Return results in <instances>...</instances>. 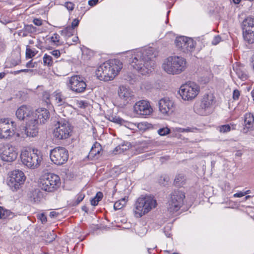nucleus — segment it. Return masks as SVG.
Returning a JSON list of instances; mask_svg holds the SVG:
<instances>
[{"label":"nucleus","instance_id":"1","mask_svg":"<svg viewBox=\"0 0 254 254\" xmlns=\"http://www.w3.org/2000/svg\"><path fill=\"white\" fill-rule=\"evenodd\" d=\"M127 54L130 65L139 73L146 75L154 69V59L157 55L154 48H143L129 51Z\"/></svg>","mask_w":254,"mask_h":254},{"label":"nucleus","instance_id":"2","mask_svg":"<svg viewBox=\"0 0 254 254\" xmlns=\"http://www.w3.org/2000/svg\"><path fill=\"white\" fill-rule=\"evenodd\" d=\"M123 68L122 63L118 59L111 60L99 65L96 69V77L100 80H113Z\"/></svg>","mask_w":254,"mask_h":254},{"label":"nucleus","instance_id":"3","mask_svg":"<svg viewBox=\"0 0 254 254\" xmlns=\"http://www.w3.org/2000/svg\"><path fill=\"white\" fill-rule=\"evenodd\" d=\"M157 205L156 200L151 195L141 196L135 201L133 212L136 217L140 218L147 214Z\"/></svg>","mask_w":254,"mask_h":254},{"label":"nucleus","instance_id":"4","mask_svg":"<svg viewBox=\"0 0 254 254\" xmlns=\"http://www.w3.org/2000/svg\"><path fill=\"white\" fill-rule=\"evenodd\" d=\"M186 59L176 56L168 57L162 64L164 70L170 74H180L186 69Z\"/></svg>","mask_w":254,"mask_h":254},{"label":"nucleus","instance_id":"5","mask_svg":"<svg viewBox=\"0 0 254 254\" xmlns=\"http://www.w3.org/2000/svg\"><path fill=\"white\" fill-rule=\"evenodd\" d=\"M61 185L59 176L53 173L45 174L39 180V187L43 190L49 192L57 190Z\"/></svg>","mask_w":254,"mask_h":254},{"label":"nucleus","instance_id":"6","mask_svg":"<svg viewBox=\"0 0 254 254\" xmlns=\"http://www.w3.org/2000/svg\"><path fill=\"white\" fill-rule=\"evenodd\" d=\"M38 150H24L21 153V161L24 165L31 169L37 168L42 160V156L37 153Z\"/></svg>","mask_w":254,"mask_h":254},{"label":"nucleus","instance_id":"7","mask_svg":"<svg viewBox=\"0 0 254 254\" xmlns=\"http://www.w3.org/2000/svg\"><path fill=\"white\" fill-rule=\"evenodd\" d=\"M200 91L199 86L194 82H188L182 85L179 94L184 101H191L196 98Z\"/></svg>","mask_w":254,"mask_h":254},{"label":"nucleus","instance_id":"8","mask_svg":"<svg viewBox=\"0 0 254 254\" xmlns=\"http://www.w3.org/2000/svg\"><path fill=\"white\" fill-rule=\"evenodd\" d=\"M185 198V193L182 191L174 190L172 192L167 205V211L171 215L180 209Z\"/></svg>","mask_w":254,"mask_h":254},{"label":"nucleus","instance_id":"9","mask_svg":"<svg viewBox=\"0 0 254 254\" xmlns=\"http://www.w3.org/2000/svg\"><path fill=\"white\" fill-rule=\"evenodd\" d=\"M26 179L24 173L20 170L11 171L7 180V185L12 191L17 190L23 184Z\"/></svg>","mask_w":254,"mask_h":254},{"label":"nucleus","instance_id":"10","mask_svg":"<svg viewBox=\"0 0 254 254\" xmlns=\"http://www.w3.org/2000/svg\"><path fill=\"white\" fill-rule=\"evenodd\" d=\"M16 125L9 119L4 118L0 120V138H8L15 133Z\"/></svg>","mask_w":254,"mask_h":254},{"label":"nucleus","instance_id":"11","mask_svg":"<svg viewBox=\"0 0 254 254\" xmlns=\"http://www.w3.org/2000/svg\"><path fill=\"white\" fill-rule=\"evenodd\" d=\"M50 157L51 160L54 164L61 165L68 160V152L64 147H57L51 150Z\"/></svg>","mask_w":254,"mask_h":254},{"label":"nucleus","instance_id":"12","mask_svg":"<svg viewBox=\"0 0 254 254\" xmlns=\"http://www.w3.org/2000/svg\"><path fill=\"white\" fill-rule=\"evenodd\" d=\"M176 47L182 52L189 53L195 49L196 42L192 38L181 36L175 40Z\"/></svg>","mask_w":254,"mask_h":254},{"label":"nucleus","instance_id":"13","mask_svg":"<svg viewBox=\"0 0 254 254\" xmlns=\"http://www.w3.org/2000/svg\"><path fill=\"white\" fill-rule=\"evenodd\" d=\"M66 85L68 89L75 93H82L86 87V83L82 78L78 75H74L68 78Z\"/></svg>","mask_w":254,"mask_h":254},{"label":"nucleus","instance_id":"14","mask_svg":"<svg viewBox=\"0 0 254 254\" xmlns=\"http://www.w3.org/2000/svg\"><path fill=\"white\" fill-rule=\"evenodd\" d=\"M57 127L54 129L53 134L55 137L59 139H64L68 138L71 131L70 125L67 122L59 121Z\"/></svg>","mask_w":254,"mask_h":254},{"label":"nucleus","instance_id":"15","mask_svg":"<svg viewBox=\"0 0 254 254\" xmlns=\"http://www.w3.org/2000/svg\"><path fill=\"white\" fill-rule=\"evenodd\" d=\"M158 106L160 114L164 116H169L175 110V104L172 98L165 97L159 101Z\"/></svg>","mask_w":254,"mask_h":254},{"label":"nucleus","instance_id":"16","mask_svg":"<svg viewBox=\"0 0 254 254\" xmlns=\"http://www.w3.org/2000/svg\"><path fill=\"white\" fill-rule=\"evenodd\" d=\"M214 97L213 94H206L204 95L200 105L198 113L205 116L210 114L211 111V107L214 103Z\"/></svg>","mask_w":254,"mask_h":254},{"label":"nucleus","instance_id":"17","mask_svg":"<svg viewBox=\"0 0 254 254\" xmlns=\"http://www.w3.org/2000/svg\"><path fill=\"white\" fill-rule=\"evenodd\" d=\"M153 110L150 103L146 100L137 102L133 106V112L140 116H148L152 113Z\"/></svg>","mask_w":254,"mask_h":254},{"label":"nucleus","instance_id":"18","mask_svg":"<svg viewBox=\"0 0 254 254\" xmlns=\"http://www.w3.org/2000/svg\"><path fill=\"white\" fill-rule=\"evenodd\" d=\"M17 152L14 147L7 144L3 146L0 152V157L4 161L12 162L16 159Z\"/></svg>","mask_w":254,"mask_h":254},{"label":"nucleus","instance_id":"19","mask_svg":"<svg viewBox=\"0 0 254 254\" xmlns=\"http://www.w3.org/2000/svg\"><path fill=\"white\" fill-rule=\"evenodd\" d=\"M33 111L30 106L22 105L17 109L16 111V116L19 120H26V122L34 119Z\"/></svg>","mask_w":254,"mask_h":254},{"label":"nucleus","instance_id":"20","mask_svg":"<svg viewBox=\"0 0 254 254\" xmlns=\"http://www.w3.org/2000/svg\"><path fill=\"white\" fill-rule=\"evenodd\" d=\"M38 123L36 119H32L27 122L26 127L25 129V133L26 136L35 137L38 133Z\"/></svg>","mask_w":254,"mask_h":254},{"label":"nucleus","instance_id":"21","mask_svg":"<svg viewBox=\"0 0 254 254\" xmlns=\"http://www.w3.org/2000/svg\"><path fill=\"white\" fill-rule=\"evenodd\" d=\"M33 116L36 119L38 122L41 124H44L50 118V113L49 111L44 108H39L33 112Z\"/></svg>","mask_w":254,"mask_h":254},{"label":"nucleus","instance_id":"22","mask_svg":"<svg viewBox=\"0 0 254 254\" xmlns=\"http://www.w3.org/2000/svg\"><path fill=\"white\" fill-rule=\"evenodd\" d=\"M118 94L120 98L125 101H127L132 96V93L130 90L124 86H121L119 87Z\"/></svg>","mask_w":254,"mask_h":254},{"label":"nucleus","instance_id":"23","mask_svg":"<svg viewBox=\"0 0 254 254\" xmlns=\"http://www.w3.org/2000/svg\"><path fill=\"white\" fill-rule=\"evenodd\" d=\"M242 29L243 32L254 31V18L248 17L245 19L242 23Z\"/></svg>","mask_w":254,"mask_h":254},{"label":"nucleus","instance_id":"24","mask_svg":"<svg viewBox=\"0 0 254 254\" xmlns=\"http://www.w3.org/2000/svg\"><path fill=\"white\" fill-rule=\"evenodd\" d=\"M233 70L241 80H245L247 78L248 76L243 70V67L237 63L233 64Z\"/></svg>","mask_w":254,"mask_h":254},{"label":"nucleus","instance_id":"25","mask_svg":"<svg viewBox=\"0 0 254 254\" xmlns=\"http://www.w3.org/2000/svg\"><path fill=\"white\" fill-rule=\"evenodd\" d=\"M74 30L70 26H67L61 31L62 35L64 36L66 39V43L69 45H72V42L70 41V37L73 36Z\"/></svg>","mask_w":254,"mask_h":254},{"label":"nucleus","instance_id":"26","mask_svg":"<svg viewBox=\"0 0 254 254\" xmlns=\"http://www.w3.org/2000/svg\"><path fill=\"white\" fill-rule=\"evenodd\" d=\"M114 122L124 126L131 130H135L137 128V124L129 122L120 118L114 119Z\"/></svg>","mask_w":254,"mask_h":254},{"label":"nucleus","instance_id":"27","mask_svg":"<svg viewBox=\"0 0 254 254\" xmlns=\"http://www.w3.org/2000/svg\"><path fill=\"white\" fill-rule=\"evenodd\" d=\"M130 146L129 143L128 142H123L121 144L117 146L115 149L113 150V154L114 155H117L118 154H121L124 152L125 151L127 150Z\"/></svg>","mask_w":254,"mask_h":254},{"label":"nucleus","instance_id":"28","mask_svg":"<svg viewBox=\"0 0 254 254\" xmlns=\"http://www.w3.org/2000/svg\"><path fill=\"white\" fill-rule=\"evenodd\" d=\"M244 122L247 128H249L253 126L254 123V116L252 113H247L245 115Z\"/></svg>","mask_w":254,"mask_h":254},{"label":"nucleus","instance_id":"29","mask_svg":"<svg viewBox=\"0 0 254 254\" xmlns=\"http://www.w3.org/2000/svg\"><path fill=\"white\" fill-rule=\"evenodd\" d=\"M53 96L58 106H61L65 103L66 97L61 92L56 91L53 93Z\"/></svg>","mask_w":254,"mask_h":254},{"label":"nucleus","instance_id":"30","mask_svg":"<svg viewBox=\"0 0 254 254\" xmlns=\"http://www.w3.org/2000/svg\"><path fill=\"white\" fill-rule=\"evenodd\" d=\"M14 216V213L9 210L5 209L0 206V219H11Z\"/></svg>","mask_w":254,"mask_h":254},{"label":"nucleus","instance_id":"31","mask_svg":"<svg viewBox=\"0 0 254 254\" xmlns=\"http://www.w3.org/2000/svg\"><path fill=\"white\" fill-rule=\"evenodd\" d=\"M43 197V193L39 190L36 189L32 191L30 198L34 202L40 201Z\"/></svg>","mask_w":254,"mask_h":254},{"label":"nucleus","instance_id":"32","mask_svg":"<svg viewBox=\"0 0 254 254\" xmlns=\"http://www.w3.org/2000/svg\"><path fill=\"white\" fill-rule=\"evenodd\" d=\"M243 37L245 41L250 44L254 43V30L243 31Z\"/></svg>","mask_w":254,"mask_h":254},{"label":"nucleus","instance_id":"33","mask_svg":"<svg viewBox=\"0 0 254 254\" xmlns=\"http://www.w3.org/2000/svg\"><path fill=\"white\" fill-rule=\"evenodd\" d=\"M128 201V197H125L116 201L114 205V208L116 210L121 209L124 207Z\"/></svg>","mask_w":254,"mask_h":254},{"label":"nucleus","instance_id":"34","mask_svg":"<svg viewBox=\"0 0 254 254\" xmlns=\"http://www.w3.org/2000/svg\"><path fill=\"white\" fill-rule=\"evenodd\" d=\"M43 63L44 65H47L48 66H51L53 64V59L52 57L45 54L43 57Z\"/></svg>","mask_w":254,"mask_h":254},{"label":"nucleus","instance_id":"35","mask_svg":"<svg viewBox=\"0 0 254 254\" xmlns=\"http://www.w3.org/2000/svg\"><path fill=\"white\" fill-rule=\"evenodd\" d=\"M23 29L28 33H34L37 31V28L32 24L25 25Z\"/></svg>","mask_w":254,"mask_h":254},{"label":"nucleus","instance_id":"36","mask_svg":"<svg viewBox=\"0 0 254 254\" xmlns=\"http://www.w3.org/2000/svg\"><path fill=\"white\" fill-rule=\"evenodd\" d=\"M36 53L37 51L36 50H32L30 48H27L26 51V57L27 58H31L35 56Z\"/></svg>","mask_w":254,"mask_h":254},{"label":"nucleus","instance_id":"37","mask_svg":"<svg viewBox=\"0 0 254 254\" xmlns=\"http://www.w3.org/2000/svg\"><path fill=\"white\" fill-rule=\"evenodd\" d=\"M158 133L160 135L164 136L170 133V129L168 127H163L158 130Z\"/></svg>","mask_w":254,"mask_h":254},{"label":"nucleus","instance_id":"38","mask_svg":"<svg viewBox=\"0 0 254 254\" xmlns=\"http://www.w3.org/2000/svg\"><path fill=\"white\" fill-rule=\"evenodd\" d=\"M84 194L82 193H79V194H78L76 196V200L73 202V204L74 205H78L80 202L82 201V200L84 198Z\"/></svg>","mask_w":254,"mask_h":254},{"label":"nucleus","instance_id":"39","mask_svg":"<svg viewBox=\"0 0 254 254\" xmlns=\"http://www.w3.org/2000/svg\"><path fill=\"white\" fill-rule=\"evenodd\" d=\"M51 41L56 45L60 44V36L57 33H54L51 38Z\"/></svg>","mask_w":254,"mask_h":254},{"label":"nucleus","instance_id":"40","mask_svg":"<svg viewBox=\"0 0 254 254\" xmlns=\"http://www.w3.org/2000/svg\"><path fill=\"white\" fill-rule=\"evenodd\" d=\"M148 127V124L146 122H141L137 124V128L141 130H145Z\"/></svg>","mask_w":254,"mask_h":254},{"label":"nucleus","instance_id":"41","mask_svg":"<svg viewBox=\"0 0 254 254\" xmlns=\"http://www.w3.org/2000/svg\"><path fill=\"white\" fill-rule=\"evenodd\" d=\"M95 148V142L93 143L91 149L89 153L87 158L91 160H93L95 156V153H94V148Z\"/></svg>","mask_w":254,"mask_h":254},{"label":"nucleus","instance_id":"42","mask_svg":"<svg viewBox=\"0 0 254 254\" xmlns=\"http://www.w3.org/2000/svg\"><path fill=\"white\" fill-rule=\"evenodd\" d=\"M105 98L106 99V97L104 96V97H102L100 99H99V103H97V106L96 105V109L99 108L101 111L103 108L104 107V106H103L102 104H105Z\"/></svg>","mask_w":254,"mask_h":254},{"label":"nucleus","instance_id":"43","mask_svg":"<svg viewBox=\"0 0 254 254\" xmlns=\"http://www.w3.org/2000/svg\"><path fill=\"white\" fill-rule=\"evenodd\" d=\"M184 177L183 175H179L176 177L175 182L178 186L182 185V182H183Z\"/></svg>","mask_w":254,"mask_h":254},{"label":"nucleus","instance_id":"44","mask_svg":"<svg viewBox=\"0 0 254 254\" xmlns=\"http://www.w3.org/2000/svg\"><path fill=\"white\" fill-rule=\"evenodd\" d=\"M231 127L228 125H225L219 127V131L221 132H226L230 130Z\"/></svg>","mask_w":254,"mask_h":254},{"label":"nucleus","instance_id":"45","mask_svg":"<svg viewBox=\"0 0 254 254\" xmlns=\"http://www.w3.org/2000/svg\"><path fill=\"white\" fill-rule=\"evenodd\" d=\"M43 99L45 101L47 104L50 102V94L48 92H44L43 94Z\"/></svg>","mask_w":254,"mask_h":254},{"label":"nucleus","instance_id":"46","mask_svg":"<svg viewBox=\"0 0 254 254\" xmlns=\"http://www.w3.org/2000/svg\"><path fill=\"white\" fill-rule=\"evenodd\" d=\"M5 48V44L4 41V39L0 37V52H3Z\"/></svg>","mask_w":254,"mask_h":254},{"label":"nucleus","instance_id":"47","mask_svg":"<svg viewBox=\"0 0 254 254\" xmlns=\"http://www.w3.org/2000/svg\"><path fill=\"white\" fill-rule=\"evenodd\" d=\"M64 6L68 10L72 11L74 8V5L71 2H66L64 4Z\"/></svg>","mask_w":254,"mask_h":254},{"label":"nucleus","instance_id":"48","mask_svg":"<svg viewBox=\"0 0 254 254\" xmlns=\"http://www.w3.org/2000/svg\"><path fill=\"white\" fill-rule=\"evenodd\" d=\"M37 64L36 62H33L32 60L28 62L26 64V66L28 68H34L37 66Z\"/></svg>","mask_w":254,"mask_h":254},{"label":"nucleus","instance_id":"49","mask_svg":"<svg viewBox=\"0 0 254 254\" xmlns=\"http://www.w3.org/2000/svg\"><path fill=\"white\" fill-rule=\"evenodd\" d=\"M240 95L239 91L237 89H235L233 91V98L235 100H238L239 98Z\"/></svg>","mask_w":254,"mask_h":254},{"label":"nucleus","instance_id":"50","mask_svg":"<svg viewBox=\"0 0 254 254\" xmlns=\"http://www.w3.org/2000/svg\"><path fill=\"white\" fill-rule=\"evenodd\" d=\"M79 20L78 19H74L70 27H72L74 29L75 27L78 26Z\"/></svg>","mask_w":254,"mask_h":254},{"label":"nucleus","instance_id":"51","mask_svg":"<svg viewBox=\"0 0 254 254\" xmlns=\"http://www.w3.org/2000/svg\"><path fill=\"white\" fill-rule=\"evenodd\" d=\"M103 195L102 192L99 191L96 193V205L98 204V202L100 201L103 198Z\"/></svg>","mask_w":254,"mask_h":254},{"label":"nucleus","instance_id":"52","mask_svg":"<svg viewBox=\"0 0 254 254\" xmlns=\"http://www.w3.org/2000/svg\"><path fill=\"white\" fill-rule=\"evenodd\" d=\"M221 40V38L219 36H215L212 41L213 45H216L218 44Z\"/></svg>","mask_w":254,"mask_h":254},{"label":"nucleus","instance_id":"53","mask_svg":"<svg viewBox=\"0 0 254 254\" xmlns=\"http://www.w3.org/2000/svg\"><path fill=\"white\" fill-rule=\"evenodd\" d=\"M33 22L37 26H41L42 24V20L41 19L35 18L33 19Z\"/></svg>","mask_w":254,"mask_h":254},{"label":"nucleus","instance_id":"54","mask_svg":"<svg viewBox=\"0 0 254 254\" xmlns=\"http://www.w3.org/2000/svg\"><path fill=\"white\" fill-rule=\"evenodd\" d=\"M96 154H100L101 151H102V148L101 147V144L96 142Z\"/></svg>","mask_w":254,"mask_h":254},{"label":"nucleus","instance_id":"55","mask_svg":"<svg viewBox=\"0 0 254 254\" xmlns=\"http://www.w3.org/2000/svg\"><path fill=\"white\" fill-rule=\"evenodd\" d=\"M39 218L42 223H45L47 221V217L44 214L39 215Z\"/></svg>","mask_w":254,"mask_h":254},{"label":"nucleus","instance_id":"56","mask_svg":"<svg viewBox=\"0 0 254 254\" xmlns=\"http://www.w3.org/2000/svg\"><path fill=\"white\" fill-rule=\"evenodd\" d=\"M52 55H53L55 58H57L60 56V52L59 50H54L51 52Z\"/></svg>","mask_w":254,"mask_h":254},{"label":"nucleus","instance_id":"57","mask_svg":"<svg viewBox=\"0 0 254 254\" xmlns=\"http://www.w3.org/2000/svg\"><path fill=\"white\" fill-rule=\"evenodd\" d=\"M76 104L77 107L80 108H84L85 107L84 102L81 101H77L76 102Z\"/></svg>","mask_w":254,"mask_h":254},{"label":"nucleus","instance_id":"58","mask_svg":"<svg viewBox=\"0 0 254 254\" xmlns=\"http://www.w3.org/2000/svg\"><path fill=\"white\" fill-rule=\"evenodd\" d=\"M244 193L243 192L240 191L239 192L236 193L234 194L233 196L234 197H241L242 196H244Z\"/></svg>","mask_w":254,"mask_h":254},{"label":"nucleus","instance_id":"59","mask_svg":"<svg viewBox=\"0 0 254 254\" xmlns=\"http://www.w3.org/2000/svg\"><path fill=\"white\" fill-rule=\"evenodd\" d=\"M78 40V37L76 36H73L72 38H70V41L72 42V45L73 43H76Z\"/></svg>","mask_w":254,"mask_h":254},{"label":"nucleus","instance_id":"60","mask_svg":"<svg viewBox=\"0 0 254 254\" xmlns=\"http://www.w3.org/2000/svg\"><path fill=\"white\" fill-rule=\"evenodd\" d=\"M50 236H52V239L51 240H50L49 242H52L53 241H54L56 238V235L55 233H54L53 232H52V233H50Z\"/></svg>","mask_w":254,"mask_h":254},{"label":"nucleus","instance_id":"61","mask_svg":"<svg viewBox=\"0 0 254 254\" xmlns=\"http://www.w3.org/2000/svg\"><path fill=\"white\" fill-rule=\"evenodd\" d=\"M21 72H29L31 73L33 71V70L30 69H20Z\"/></svg>","mask_w":254,"mask_h":254},{"label":"nucleus","instance_id":"62","mask_svg":"<svg viewBox=\"0 0 254 254\" xmlns=\"http://www.w3.org/2000/svg\"><path fill=\"white\" fill-rule=\"evenodd\" d=\"M0 21L1 23L4 24H6L7 23L10 22L9 20L3 18L0 20Z\"/></svg>","mask_w":254,"mask_h":254},{"label":"nucleus","instance_id":"63","mask_svg":"<svg viewBox=\"0 0 254 254\" xmlns=\"http://www.w3.org/2000/svg\"><path fill=\"white\" fill-rule=\"evenodd\" d=\"M88 4L91 6L95 5V0H90L88 1Z\"/></svg>","mask_w":254,"mask_h":254},{"label":"nucleus","instance_id":"64","mask_svg":"<svg viewBox=\"0 0 254 254\" xmlns=\"http://www.w3.org/2000/svg\"><path fill=\"white\" fill-rule=\"evenodd\" d=\"M91 204L93 206H95V196L91 200Z\"/></svg>","mask_w":254,"mask_h":254}]
</instances>
